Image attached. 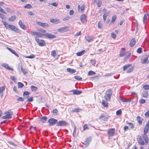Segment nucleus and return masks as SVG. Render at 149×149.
<instances>
[{
	"label": "nucleus",
	"instance_id": "nucleus-1",
	"mask_svg": "<svg viewBox=\"0 0 149 149\" xmlns=\"http://www.w3.org/2000/svg\"><path fill=\"white\" fill-rule=\"evenodd\" d=\"M2 22L7 29L11 30L17 33L19 32V30L15 26L8 24L6 22L3 20H2Z\"/></svg>",
	"mask_w": 149,
	"mask_h": 149
},
{
	"label": "nucleus",
	"instance_id": "nucleus-31",
	"mask_svg": "<svg viewBox=\"0 0 149 149\" xmlns=\"http://www.w3.org/2000/svg\"><path fill=\"white\" fill-rule=\"evenodd\" d=\"M107 101L104 100L102 101V104L104 107H108V103Z\"/></svg>",
	"mask_w": 149,
	"mask_h": 149
},
{
	"label": "nucleus",
	"instance_id": "nucleus-38",
	"mask_svg": "<svg viewBox=\"0 0 149 149\" xmlns=\"http://www.w3.org/2000/svg\"><path fill=\"white\" fill-rule=\"evenodd\" d=\"M30 88L31 91H36L38 89L36 87L33 85L31 86Z\"/></svg>",
	"mask_w": 149,
	"mask_h": 149
},
{
	"label": "nucleus",
	"instance_id": "nucleus-47",
	"mask_svg": "<svg viewBox=\"0 0 149 149\" xmlns=\"http://www.w3.org/2000/svg\"><path fill=\"white\" fill-rule=\"evenodd\" d=\"M143 88L146 90H149V86L147 85H144L143 86Z\"/></svg>",
	"mask_w": 149,
	"mask_h": 149
},
{
	"label": "nucleus",
	"instance_id": "nucleus-25",
	"mask_svg": "<svg viewBox=\"0 0 149 149\" xmlns=\"http://www.w3.org/2000/svg\"><path fill=\"white\" fill-rule=\"evenodd\" d=\"M149 130V127L148 125H146L144 127L143 130V133L144 134H147Z\"/></svg>",
	"mask_w": 149,
	"mask_h": 149
},
{
	"label": "nucleus",
	"instance_id": "nucleus-56",
	"mask_svg": "<svg viewBox=\"0 0 149 149\" xmlns=\"http://www.w3.org/2000/svg\"><path fill=\"white\" fill-rule=\"evenodd\" d=\"M5 89V87L4 86L0 87V93H2L4 90Z\"/></svg>",
	"mask_w": 149,
	"mask_h": 149
},
{
	"label": "nucleus",
	"instance_id": "nucleus-5",
	"mask_svg": "<svg viewBox=\"0 0 149 149\" xmlns=\"http://www.w3.org/2000/svg\"><path fill=\"white\" fill-rule=\"evenodd\" d=\"M57 121V120L54 118H51L49 119L48 121V122L49 123V126H53L55 125L56 124V125Z\"/></svg>",
	"mask_w": 149,
	"mask_h": 149
},
{
	"label": "nucleus",
	"instance_id": "nucleus-34",
	"mask_svg": "<svg viewBox=\"0 0 149 149\" xmlns=\"http://www.w3.org/2000/svg\"><path fill=\"white\" fill-rule=\"evenodd\" d=\"M85 52V50H83L81 52H77L76 54L77 56H80L83 55Z\"/></svg>",
	"mask_w": 149,
	"mask_h": 149
},
{
	"label": "nucleus",
	"instance_id": "nucleus-12",
	"mask_svg": "<svg viewBox=\"0 0 149 149\" xmlns=\"http://www.w3.org/2000/svg\"><path fill=\"white\" fill-rule=\"evenodd\" d=\"M31 34L32 35H35L38 37H41L43 36L41 33L36 31H31Z\"/></svg>",
	"mask_w": 149,
	"mask_h": 149
},
{
	"label": "nucleus",
	"instance_id": "nucleus-55",
	"mask_svg": "<svg viewBox=\"0 0 149 149\" xmlns=\"http://www.w3.org/2000/svg\"><path fill=\"white\" fill-rule=\"evenodd\" d=\"M132 129H133L134 127V125L132 123H128Z\"/></svg>",
	"mask_w": 149,
	"mask_h": 149
},
{
	"label": "nucleus",
	"instance_id": "nucleus-59",
	"mask_svg": "<svg viewBox=\"0 0 149 149\" xmlns=\"http://www.w3.org/2000/svg\"><path fill=\"white\" fill-rule=\"evenodd\" d=\"M147 17L146 15H144V17L143 18V22L144 23L146 22V20L147 19Z\"/></svg>",
	"mask_w": 149,
	"mask_h": 149
},
{
	"label": "nucleus",
	"instance_id": "nucleus-2",
	"mask_svg": "<svg viewBox=\"0 0 149 149\" xmlns=\"http://www.w3.org/2000/svg\"><path fill=\"white\" fill-rule=\"evenodd\" d=\"M112 92L111 89H109L106 91L104 94V98L107 101H110L111 100Z\"/></svg>",
	"mask_w": 149,
	"mask_h": 149
},
{
	"label": "nucleus",
	"instance_id": "nucleus-60",
	"mask_svg": "<svg viewBox=\"0 0 149 149\" xmlns=\"http://www.w3.org/2000/svg\"><path fill=\"white\" fill-rule=\"evenodd\" d=\"M17 100L19 101L23 102L24 100V99L22 97H19Z\"/></svg>",
	"mask_w": 149,
	"mask_h": 149
},
{
	"label": "nucleus",
	"instance_id": "nucleus-61",
	"mask_svg": "<svg viewBox=\"0 0 149 149\" xmlns=\"http://www.w3.org/2000/svg\"><path fill=\"white\" fill-rule=\"evenodd\" d=\"M75 79H76L78 80H81L82 79V78L80 76L77 75L75 76Z\"/></svg>",
	"mask_w": 149,
	"mask_h": 149
},
{
	"label": "nucleus",
	"instance_id": "nucleus-58",
	"mask_svg": "<svg viewBox=\"0 0 149 149\" xmlns=\"http://www.w3.org/2000/svg\"><path fill=\"white\" fill-rule=\"evenodd\" d=\"M96 61L95 60H91V62L93 65H94L96 64Z\"/></svg>",
	"mask_w": 149,
	"mask_h": 149
},
{
	"label": "nucleus",
	"instance_id": "nucleus-40",
	"mask_svg": "<svg viewBox=\"0 0 149 149\" xmlns=\"http://www.w3.org/2000/svg\"><path fill=\"white\" fill-rule=\"evenodd\" d=\"M132 65L131 64H129L127 65H125L123 67V70H125L127 69H128Z\"/></svg>",
	"mask_w": 149,
	"mask_h": 149
},
{
	"label": "nucleus",
	"instance_id": "nucleus-32",
	"mask_svg": "<svg viewBox=\"0 0 149 149\" xmlns=\"http://www.w3.org/2000/svg\"><path fill=\"white\" fill-rule=\"evenodd\" d=\"M16 19V17L15 16H11L9 18L8 20V21L10 22H13Z\"/></svg>",
	"mask_w": 149,
	"mask_h": 149
},
{
	"label": "nucleus",
	"instance_id": "nucleus-6",
	"mask_svg": "<svg viewBox=\"0 0 149 149\" xmlns=\"http://www.w3.org/2000/svg\"><path fill=\"white\" fill-rule=\"evenodd\" d=\"M35 40L40 46H43L45 45V42L44 40H40L36 38Z\"/></svg>",
	"mask_w": 149,
	"mask_h": 149
},
{
	"label": "nucleus",
	"instance_id": "nucleus-22",
	"mask_svg": "<svg viewBox=\"0 0 149 149\" xmlns=\"http://www.w3.org/2000/svg\"><path fill=\"white\" fill-rule=\"evenodd\" d=\"M47 118L46 116H43L39 119V121L42 123H44L47 120Z\"/></svg>",
	"mask_w": 149,
	"mask_h": 149
},
{
	"label": "nucleus",
	"instance_id": "nucleus-53",
	"mask_svg": "<svg viewBox=\"0 0 149 149\" xmlns=\"http://www.w3.org/2000/svg\"><path fill=\"white\" fill-rule=\"evenodd\" d=\"M133 67L130 68L127 70V72L128 73H130L132 72L133 71Z\"/></svg>",
	"mask_w": 149,
	"mask_h": 149
},
{
	"label": "nucleus",
	"instance_id": "nucleus-39",
	"mask_svg": "<svg viewBox=\"0 0 149 149\" xmlns=\"http://www.w3.org/2000/svg\"><path fill=\"white\" fill-rule=\"evenodd\" d=\"M67 71L70 73H74V69H72L70 68H68L67 69Z\"/></svg>",
	"mask_w": 149,
	"mask_h": 149
},
{
	"label": "nucleus",
	"instance_id": "nucleus-43",
	"mask_svg": "<svg viewBox=\"0 0 149 149\" xmlns=\"http://www.w3.org/2000/svg\"><path fill=\"white\" fill-rule=\"evenodd\" d=\"M0 17L3 20H6V17L5 15L2 13H0Z\"/></svg>",
	"mask_w": 149,
	"mask_h": 149
},
{
	"label": "nucleus",
	"instance_id": "nucleus-45",
	"mask_svg": "<svg viewBox=\"0 0 149 149\" xmlns=\"http://www.w3.org/2000/svg\"><path fill=\"white\" fill-rule=\"evenodd\" d=\"M122 111L121 109L117 110L116 112V114L118 116L120 115L121 114Z\"/></svg>",
	"mask_w": 149,
	"mask_h": 149
},
{
	"label": "nucleus",
	"instance_id": "nucleus-7",
	"mask_svg": "<svg viewBox=\"0 0 149 149\" xmlns=\"http://www.w3.org/2000/svg\"><path fill=\"white\" fill-rule=\"evenodd\" d=\"M138 137L137 140L138 143L141 145H144L145 142L141 136L140 135H139Z\"/></svg>",
	"mask_w": 149,
	"mask_h": 149
},
{
	"label": "nucleus",
	"instance_id": "nucleus-35",
	"mask_svg": "<svg viewBox=\"0 0 149 149\" xmlns=\"http://www.w3.org/2000/svg\"><path fill=\"white\" fill-rule=\"evenodd\" d=\"M131 54L130 53L126 55L124 58V60L126 61L128 59H129L130 57Z\"/></svg>",
	"mask_w": 149,
	"mask_h": 149
},
{
	"label": "nucleus",
	"instance_id": "nucleus-50",
	"mask_svg": "<svg viewBox=\"0 0 149 149\" xmlns=\"http://www.w3.org/2000/svg\"><path fill=\"white\" fill-rule=\"evenodd\" d=\"M95 74V73L94 72L91 70L89 71L88 72V75L89 76H91Z\"/></svg>",
	"mask_w": 149,
	"mask_h": 149
},
{
	"label": "nucleus",
	"instance_id": "nucleus-15",
	"mask_svg": "<svg viewBox=\"0 0 149 149\" xmlns=\"http://www.w3.org/2000/svg\"><path fill=\"white\" fill-rule=\"evenodd\" d=\"M91 140V137L90 136L86 139V140L84 141V144L86 146H87L88 145L89 143Z\"/></svg>",
	"mask_w": 149,
	"mask_h": 149
},
{
	"label": "nucleus",
	"instance_id": "nucleus-17",
	"mask_svg": "<svg viewBox=\"0 0 149 149\" xmlns=\"http://www.w3.org/2000/svg\"><path fill=\"white\" fill-rule=\"evenodd\" d=\"M108 117V115L104 114H102L100 116L99 118L100 119L105 121L107 120Z\"/></svg>",
	"mask_w": 149,
	"mask_h": 149
},
{
	"label": "nucleus",
	"instance_id": "nucleus-29",
	"mask_svg": "<svg viewBox=\"0 0 149 149\" xmlns=\"http://www.w3.org/2000/svg\"><path fill=\"white\" fill-rule=\"evenodd\" d=\"M85 38L88 42H91L92 41L93 39V37L88 36H85Z\"/></svg>",
	"mask_w": 149,
	"mask_h": 149
},
{
	"label": "nucleus",
	"instance_id": "nucleus-64",
	"mask_svg": "<svg viewBox=\"0 0 149 149\" xmlns=\"http://www.w3.org/2000/svg\"><path fill=\"white\" fill-rule=\"evenodd\" d=\"M102 25L100 21H99L98 23V26L99 28H102Z\"/></svg>",
	"mask_w": 149,
	"mask_h": 149
},
{
	"label": "nucleus",
	"instance_id": "nucleus-23",
	"mask_svg": "<svg viewBox=\"0 0 149 149\" xmlns=\"http://www.w3.org/2000/svg\"><path fill=\"white\" fill-rule=\"evenodd\" d=\"M143 139L145 141V142H146V143L145 144H147V143L148 141V135L144 133V134H143Z\"/></svg>",
	"mask_w": 149,
	"mask_h": 149
},
{
	"label": "nucleus",
	"instance_id": "nucleus-42",
	"mask_svg": "<svg viewBox=\"0 0 149 149\" xmlns=\"http://www.w3.org/2000/svg\"><path fill=\"white\" fill-rule=\"evenodd\" d=\"M17 85L18 87L20 88H22L24 86V84L20 82L18 83Z\"/></svg>",
	"mask_w": 149,
	"mask_h": 149
},
{
	"label": "nucleus",
	"instance_id": "nucleus-20",
	"mask_svg": "<svg viewBox=\"0 0 149 149\" xmlns=\"http://www.w3.org/2000/svg\"><path fill=\"white\" fill-rule=\"evenodd\" d=\"M50 21L51 22L55 24H57L60 22V20L58 19H50Z\"/></svg>",
	"mask_w": 149,
	"mask_h": 149
},
{
	"label": "nucleus",
	"instance_id": "nucleus-26",
	"mask_svg": "<svg viewBox=\"0 0 149 149\" xmlns=\"http://www.w3.org/2000/svg\"><path fill=\"white\" fill-rule=\"evenodd\" d=\"M136 119L140 125H141L142 123V121L143 120V118H141L139 116L137 117Z\"/></svg>",
	"mask_w": 149,
	"mask_h": 149
},
{
	"label": "nucleus",
	"instance_id": "nucleus-30",
	"mask_svg": "<svg viewBox=\"0 0 149 149\" xmlns=\"http://www.w3.org/2000/svg\"><path fill=\"white\" fill-rule=\"evenodd\" d=\"M29 93H30L27 91H25L24 92L23 95L24 97L26 99L29 97Z\"/></svg>",
	"mask_w": 149,
	"mask_h": 149
},
{
	"label": "nucleus",
	"instance_id": "nucleus-36",
	"mask_svg": "<svg viewBox=\"0 0 149 149\" xmlns=\"http://www.w3.org/2000/svg\"><path fill=\"white\" fill-rule=\"evenodd\" d=\"M116 18L117 16L116 15H114L112 17L111 22V24H113L114 23L115 20L116 19Z\"/></svg>",
	"mask_w": 149,
	"mask_h": 149
},
{
	"label": "nucleus",
	"instance_id": "nucleus-48",
	"mask_svg": "<svg viewBox=\"0 0 149 149\" xmlns=\"http://www.w3.org/2000/svg\"><path fill=\"white\" fill-rule=\"evenodd\" d=\"M0 12L5 14H7L6 12L2 8L0 7Z\"/></svg>",
	"mask_w": 149,
	"mask_h": 149
},
{
	"label": "nucleus",
	"instance_id": "nucleus-27",
	"mask_svg": "<svg viewBox=\"0 0 149 149\" xmlns=\"http://www.w3.org/2000/svg\"><path fill=\"white\" fill-rule=\"evenodd\" d=\"M126 54L125 49H123L120 51V56L121 57L123 56Z\"/></svg>",
	"mask_w": 149,
	"mask_h": 149
},
{
	"label": "nucleus",
	"instance_id": "nucleus-62",
	"mask_svg": "<svg viewBox=\"0 0 149 149\" xmlns=\"http://www.w3.org/2000/svg\"><path fill=\"white\" fill-rule=\"evenodd\" d=\"M82 110V109L80 108H76L75 109V112H81Z\"/></svg>",
	"mask_w": 149,
	"mask_h": 149
},
{
	"label": "nucleus",
	"instance_id": "nucleus-51",
	"mask_svg": "<svg viewBox=\"0 0 149 149\" xmlns=\"http://www.w3.org/2000/svg\"><path fill=\"white\" fill-rule=\"evenodd\" d=\"M137 52L138 53L140 54L142 53V48L141 47L139 48L137 50Z\"/></svg>",
	"mask_w": 149,
	"mask_h": 149
},
{
	"label": "nucleus",
	"instance_id": "nucleus-57",
	"mask_svg": "<svg viewBox=\"0 0 149 149\" xmlns=\"http://www.w3.org/2000/svg\"><path fill=\"white\" fill-rule=\"evenodd\" d=\"M139 102L140 104H143L146 102V100L143 99H142L140 100Z\"/></svg>",
	"mask_w": 149,
	"mask_h": 149
},
{
	"label": "nucleus",
	"instance_id": "nucleus-9",
	"mask_svg": "<svg viewBox=\"0 0 149 149\" xmlns=\"http://www.w3.org/2000/svg\"><path fill=\"white\" fill-rule=\"evenodd\" d=\"M68 28L67 26L62 27L58 29L57 31L61 33H63L68 31Z\"/></svg>",
	"mask_w": 149,
	"mask_h": 149
},
{
	"label": "nucleus",
	"instance_id": "nucleus-8",
	"mask_svg": "<svg viewBox=\"0 0 149 149\" xmlns=\"http://www.w3.org/2000/svg\"><path fill=\"white\" fill-rule=\"evenodd\" d=\"M115 132V129L114 128H111L108 131V135L110 136H112L114 135Z\"/></svg>",
	"mask_w": 149,
	"mask_h": 149
},
{
	"label": "nucleus",
	"instance_id": "nucleus-49",
	"mask_svg": "<svg viewBox=\"0 0 149 149\" xmlns=\"http://www.w3.org/2000/svg\"><path fill=\"white\" fill-rule=\"evenodd\" d=\"M35 56L33 55L32 54L31 56H25V57L26 58H31V59H32L35 57Z\"/></svg>",
	"mask_w": 149,
	"mask_h": 149
},
{
	"label": "nucleus",
	"instance_id": "nucleus-52",
	"mask_svg": "<svg viewBox=\"0 0 149 149\" xmlns=\"http://www.w3.org/2000/svg\"><path fill=\"white\" fill-rule=\"evenodd\" d=\"M102 2L100 0H98V1L97 3V6L98 7H101L102 5Z\"/></svg>",
	"mask_w": 149,
	"mask_h": 149
},
{
	"label": "nucleus",
	"instance_id": "nucleus-19",
	"mask_svg": "<svg viewBox=\"0 0 149 149\" xmlns=\"http://www.w3.org/2000/svg\"><path fill=\"white\" fill-rule=\"evenodd\" d=\"M136 43V39L135 38H132L130 42V45L131 47L133 46Z\"/></svg>",
	"mask_w": 149,
	"mask_h": 149
},
{
	"label": "nucleus",
	"instance_id": "nucleus-3",
	"mask_svg": "<svg viewBox=\"0 0 149 149\" xmlns=\"http://www.w3.org/2000/svg\"><path fill=\"white\" fill-rule=\"evenodd\" d=\"M5 116L2 117L3 119H8L12 118V116L13 114V112L10 110L6 111L4 113Z\"/></svg>",
	"mask_w": 149,
	"mask_h": 149
},
{
	"label": "nucleus",
	"instance_id": "nucleus-10",
	"mask_svg": "<svg viewBox=\"0 0 149 149\" xmlns=\"http://www.w3.org/2000/svg\"><path fill=\"white\" fill-rule=\"evenodd\" d=\"M36 23L38 25L44 28L47 27L49 25L48 24L42 22H37Z\"/></svg>",
	"mask_w": 149,
	"mask_h": 149
},
{
	"label": "nucleus",
	"instance_id": "nucleus-37",
	"mask_svg": "<svg viewBox=\"0 0 149 149\" xmlns=\"http://www.w3.org/2000/svg\"><path fill=\"white\" fill-rule=\"evenodd\" d=\"M148 96V94L147 91L144 92L143 93V97H144L147 98Z\"/></svg>",
	"mask_w": 149,
	"mask_h": 149
},
{
	"label": "nucleus",
	"instance_id": "nucleus-11",
	"mask_svg": "<svg viewBox=\"0 0 149 149\" xmlns=\"http://www.w3.org/2000/svg\"><path fill=\"white\" fill-rule=\"evenodd\" d=\"M148 57L146 56L145 57H143L141 59V62L142 64L148 63L149 62L148 61Z\"/></svg>",
	"mask_w": 149,
	"mask_h": 149
},
{
	"label": "nucleus",
	"instance_id": "nucleus-24",
	"mask_svg": "<svg viewBox=\"0 0 149 149\" xmlns=\"http://www.w3.org/2000/svg\"><path fill=\"white\" fill-rule=\"evenodd\" d=\"M120 101L124 102H130L131 101V99H127L123 98L121 97H120Z\"/></svg>",
	"mask_w": 149,
	"mask_h": 149
},
{
	"label": "nucleus",
	"instance_id": "nucleus-21",
	"mask_svg": "<svg viewBox=\"0 0 149 149\" xmlns=\"http://www.w3.org/2000/svg\"><path fill=\"white\" fill-rule=\"evenodd\" d=\"M7 49L11 52V53L15 54L17 57H19V56L18 54H17L14 50L8 47H7Z\"/></svg>",
	"mask_w": 149,
	"mask_h": 149
},
{
	"label": "nucleus",
	"instance_id": "nucleus-16",
	"mask_svg": "<svg viewBox=\"0 0 149 149\" xmlns=\"http://www.w3.org/2000/svg\"><path fill=\"white\" fill-rule=\"evenodd\" d=\"M1 66L2 67H4L7 69H8V70H11L12 71L13 70V69L12 68L8 66V65L7 64L5 63H2L1 64Z\"/></svg>",
	"mask_w": 149,
	"mask_h": 149
},
{
	"label": "nucleus",
	"instance_id": "nucleus-54",
	"mask_svg": "<svg viewBox=\"0 0 149 149\" xmlns=\"http://www.w3.org/2000/svg\"><path fill=\"white\" fill-rule=\"evenodd\" d=\"M52 112L54 115H56L58 113V111L57 109H55L53 110Z\"/></svg>",
	"mask_w": 149,
	"mask_h": 149
},
{
	"label": "nucleus",
	"instance_id": "nucleus-41",
	"mask_svg": "<svg viewBox=\"0 0 149 149\" xmlns=\"http://www.w3.org/2000/svg\"><path fill=\"white\" fill-rule=\"evenodd\" d=\"M82 93V91L77 89H75V95H79Z\"/></svg>",
	"mask_w": 149,
	"mask_h": 149
},
{
	"label": "nucleus",
	"instance_id": "nucleus-18",
	"mask_svg": "<svg viewBox=\"0 0 149 149\" xmlns=\"http://www.w3.org/2000/svg\"><path fill=\"white\" fill-rule=\"evenodd\" d=\"M80 20L83 23L86 22V16L85 14L82 15L80 17Z\"/></svg>",
	"mask_w": 149,
	"mask_h": 149
},
{
	"label": "nucleus",
	"instance_id": "nucleus-4",
	"mask_svg": "<svg viewBox=\"0 0 149 149\" xmlns=\"http://www.w3.org/2000/svg\"><path fill=\"white\" fill-rule=\"evenodd\" d=\"M68 125V123L63 120H59L58 121H57L56 123V126H66Z\"/></svg>",
	"mask_w": 149,
	"mask_h": 149
},
{
	"label": "nucleus",
	"instance_id": "nucleus-28",
	"mask_svg": "<svg viewBox=\"0 0 149 149\" xmlns=\"http://www.w3.org/2000/svg\"><path fill=\"white\" fill-rule=\"evenodd\" d=\"M52 56L56 58H57L58 56L56 54V52L55 50H53L51 52Z\"/></svg>",
	"mask_w": 149,
	"mask_h": 149
},
{
	"label": "nucleus",
	"instance_id": "nucleus-14",
	"mask_svg": "<svg viewBox=\"0 0 149 149\" xmlns=\"http://www.w3.org/2000/svg\"><path fill=\"white\" fill-rule=\"evenodd\" d=\"M19 26L22 29L26 30L27 29L28 27H27L26 26H25L21 21L20 20L19 22Z\"/></svg>",
	"mask_w": 149,
	"mask_h": 149
},
{
	"label": "nucleus",
	"instance_id": "nucleus-13",
	"mask_svg": "<svg viewBox=\"0 0 149 149\" xmlns=\"http://www.w3.org/2000/svg\"><path fill=\"white\" fill-rule=\"evenodd\" d=\"M45 37L50 39L54 38L56 37V36L50 33H46L45 34Z\"/></svg>",
	"mask_w": 149,
	"mask_h": 149
},
{
	"label": "nucleus",
	"instance_id": "nucleus-33",
	"mask_svg": "<svg viewBox=\"0 0 149 149\" xmlns=\"http://www.w3.org/2000/svg\"><path fill=\"white\" fill-rule=\"evenodd\" d=\"M109 13H104L103 15V19L104 22L106 21L107 17L109 15Z\"/></svg>",
	"mask_w": 149,
	"mask_h": 149
},
{
	"label": "nucleus",
	"instance_id": "nucleus-44",
	"mask_svg": "<svg viewBox=\"0 0 149 149\" xmlns=\"http://www.w3.org/2000/svg\"><path fill=\"white\" fill-rule=\"evenodd\" d=\"M32 6L30 4H26L24 6V8H27L28 9H30V8H32Z\"/></svg>",
	"mask_w": 149,
	"mask_h": 149
},
{
	"label": "nucleus",
	"instance_id": "nucleus-63",
	"mask_svg": "<svg viewBox=\"0 0 149 149\" xmlns=\"http://www.w3.org/2000/svg\"><path fill=\"white\" fill-rule=\"evenodd\" d=\"M145 116L146 117H148L149 116V110H148L145 113Z\"/></svg>",
	"mask_w": 149,
	"mask_h": 149
},
{
	"label": "nucleus",
	"instance_id": "nucleus-46",
	"mask_svg": "<svg viewBox=\"0 0 149 149\" xmlns=\"http://www.w3.org/2000/svg\"><path fill=\"white\" fill-rule=\"evenodd\" d=\"M21 70L23 72L24 74H25L27 73V71L25 69H24L22 67L21 68Z\"/></svg>",
	"mask_w": 149,
	"mask_h": 149
}]
</instances>
